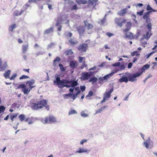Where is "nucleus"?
Segmentation results:
<instances>
[{"mask_svg": "<svg viewBox=\"0 0 157 157\" xmlns=\"http://www.w3.org/2000/svg\"><path fill=\"white\" fill-rule=\"evenodd\" d=\"M31 107L33 110H38L43 107H45L48 111L50 109L48 101L44 99L37 101L36 102L32 103L31 104Z\"/></svg>", "mask_w": 157, "mask_h": 157, "instance_id": "nucleus-1", "label": "nucleus"}, {"mask_svg": "<svg viewBox=\"0 0 157 157\" xmlns=\"http://www.w3.org/2000/svg\"><path fill=\"white\" fill-rule=\"evenodd\" d=\"M35 81L33 79H31L29 81H27L26 82V86L29 87L28 88H26V85L24 84H21L17 87V89H19L22 88V91L25 94H28L33 88L35 87V86H33V85Z\"/></svg>", "mask_w": 157, "mask_h": 157, "instance_id": "nucleus-2", "label": "nucleus"}, {"mask_svg": "<svg viewBox=\"0 0 157 157\" xmlns=\"http://www.w3.org/2000/svg\"><path fill=\"white\" fill-rule=\"evenodd\" d=\"M41 122L44 124L55 123L56 122V118L53 116H50L45 117L41 119Z\"/></svg>", "mask_w": 157, "mask_h": 157, "instance_id": "nucleus-3", "label": "nucleus"}, {"mask_svg": "<svg viewBox=\"0 0 157 157\" xmlns=\"http://www.w3.org/2000/svg\"><path fill=\"white\" fill-rule=\"evenodd\" d=\"M71 82V80L63 79L62 80H60L59 77H57L56 78V80L54 81V83L55 85H59L65 84H70Z\"/></svg>", "mask_w": 157, "mask_h": 157, "instance_id": "nucleus-4", "label": "nucleus"}, {"mask_svg": "<svg viewBox=\"0 0 157 157\" xmlns=\"http://www.w3.org/2000/svg\"><path fill=\"white\" fill-rule=\"evenodd\" d=\"M88 48V44L86 43H82L79 45L78 48V51L81 52H86Z\"/></svg>", "mask_w": 157, "mask_h": 157, "instance_id": "nucleus-5", "label": "nucleus"}, {"mask_svg": "<svg viewBox=\"0 0 157 157\" xmlns=\"http://www.w3.org/2000/svg\"><path fill=\"white\" fill-rule=\"evenodd\" d=\"M141 75L139 73H136L132 75H129L128 77V80L132 82L136 80V77H139Z\"/></svg>", "mask_w": 157, "mask_h": 157, "instance_id": "nucleus-6", "label": "nucleus"}, {"mask_svg": "<svg viewBox=\"0 0 157 157\" xmlns=\"http://www.w3.org/2000/svg\"><path fill=\"white\" fill-rule=\"evenodd\" d=\"M121 19L119 18H116L115 19V21L117 25L120 27H121L123 25V24L125 23L126 21V20L123 19L121 21Z\"/></svg>", "mask_w": 157, "mask_h": 157, "instance_id": "nucleus-7", "label": "nucleus"}, {"mask_svg": "<svg viewBox=\"0 0 157 157\" xmlns=\"http://www.w3.org/2000/svg\"><path fill=\"white\" fill-rule=\"evenodd\" d=\"M77 30L80 35H82L85 32V28L83 26H79L77 28Z\"/></svg>", "mask_w": 157, "mask_h": 157, "instance_id": "nucleus-8", "label": "nucleus"}, {"mask_svg": "<svg viewBox=\"0 0 157 157\" xmlns=\"http://www.w3.org/2000/svg\"><path fill=\"white\" fill-rule=\"evenodd\" d=\"M91 76L89 74L88 72H83L82 73L81 78L83 80H86L88 79Z\"/></svg>", "mask_w": 157, "mask_h": 157, "instance_id": "nucleus-9", "label": "nucleus"}, {"mask_svg": "<svg viewBox=\"0 0 157 157\" xmlns=\"http://www.w3.org/2000/svg\"><path fill=\"white\" fill-rule=\"evenodd\" d=\"M118 70H115L114 72H112L111 73L108 74L105 76L103 78H100L101 81H103L104 80H106L108 78H109L110 77L112 76L115 73L117 72Z\"/></svg>", "mask_w": 157, "mask_h": 157, "instance_id": "nucleus-10", "label": "nucleus"}, {"mask_svg": "<svg viewBox=\"0 0 157 157\" xmlns=\"http://www.w3.org/2000/svg\"><path fill=\"white\" fill-rule=\"evenodd\" d=\"M98 0H89L88 1V6H93L94 8L97 5Z\"/></svg>", "mask_w": 157, "mask_h": 157, "instance_id": "nucleus-11", "label": "nucleus"}, {"mask_svg": "<svg viewBox=\"0 0 157 157\" xmlns=\"http://www.w3.org/2000/svg\"><path fill=\"white\" fill-rule=\"evenodd\" d=\"M113 91V89L112 88L108 92H105L104 94V97L107 99H109L111 96V94Z\"/></svg>", "mask_w": 157, "mask_h": 157, "instance_id": "nucleus-12", "label": "nucleus"}, {"mask_svg": "<svg viewBox=\"0 0 157 157\" xmlns=\"http://www.w3.org/2000/svg\"><path fill=\"white\" fill-rule=\"evenodd\" d=\"M78 66L77 62L76 61H71L70 63V66L71 67L74 68Z\"/></svg>", "mask_w": 157, "mask_h": 157, "instance_id": "nucleus-13", "label": "nucleus"}, {"mask_svg": "<svg viewBox=\"0 0 157 157\" xmlns=\"http://www.w3.org/2000/svg\"><path fill=\"white\" fill-rule=\"evenodd\" d=\"M150 66L148 64H146L144 65L141 69V71L139 74H141V75L142 73L145 71V70H148L150 68Z\"/></svg>", "mask_w": 157, "mask_h": 157, "instance_id": "nucleus-14", "label": "nucleus"}, {"mask_svg": "<svg viewBox=\"0 0 157 157\" xmlns=\"http://www.w3.org/2000/svg\"><path fill=\"white\" fill-rule=\"evenodd\" d=\"M127 12V8H124L117 13V14L120 16H123Z\"/></svg>", "mask_w": 157, "mask_h": 157, "instance_id": "nucleus-15", "label": "nucleus"}, {"mask_svg": "<svg viewBox=\"0 0 157 157\" xmlns=\"http://www.w3.org/2000/svg\"><path fill=\"white\" fill-rule=\"evenodd\" d=\"M11 71L10 70H7L5 71V73L3 74V76L6 78H9L10 76V74Z\"/></svg>", "mask_w": 157, "mask_h": 157, "instance_id": "nucleus-16", "label": "nucleus"}, {"mask_svg": "<svg viewBox=\"0 0 157 157\" xmlns=\"http://www.w3.org/2000/svg\"><path fill=\"white\" fill-rule=\"evenodd\" d=\"M69 41L71 45H73L78 43V41L75 40V38H71L69 40Z\"/></svg>", "mask_w": 157, "mask_h": 157, "instance_id": "nucleus-17", "label": "nucleus"}, {"mask_svg": "<svg viewBox=\"0 0 157 157\" xmlns=\"http://www.w3.org/2000/svg\"><path fill=\"white\" fill-rule=\"evenodd\" d=\"M29 47V44H27L26 45H22V52L23 53H25L27 51Z\"/></svg>", "mask_w": 157, "mask_h": 157, "instance_id": "nucleus-18", "label": "nucleus"}, {"mask_svg": "<svg viewBox=\"0 0 157 157\" xmlns=\"http://www.w3.org/2000/svg\"><path fill=\"white\" fill-rule=\"evenodd\" d=\"M128 79L127 77L126 76L123 77L121 78H120L119 79L120 82H127L128 81Z\"/></svg>", "mask_w": 157, "mask_h": 157, "instance_id": "nucleus-19", "label": "nucleus"}, {"mask_svg": "<svg viewBox=\"0 0 157 157\" xmlns=\"http://www.w3.org/2000/svg\"><path fill=\"white\" fill-rule=\"evenodd\" d=\"M76 2L78 4H85L87 3V1L86 0H76Z\"/></svg>", "mask_w": 157, "mask_h": 157, "instance_id": "nucleus-20", "label": "nucleus"}, {"mask_svg": "<svg viewBox=\"0 0 157 157\" xmlns=\"http://www.w3.org/2000/svg\"><path fill=\"white\" fill-rule=\"evenodd\" d=\"M150 32L148 31L146 33V35H143L144 37V38L147 40H148L150 37L152 35V34L151 33L149 34V32Z\"/></svg>", "mask_w": 157, "mask_h": 157, "instance_id": "nucleus-21", "label": "nucleus"}, {"mask_svg": "<svg viewBox=\"0 0 157 157\" xmlns=\"http://www.w3.org/2000/svg\"><path fill=\"white\" fill-rule=\"evenodd\" d=\"M53 28L51 27L50 28L48 29H46L44 31V34H49L52 32H53Z\"/></svg>", "mask_w": 157, "mask_h": 157, "instance_id": "nucleus-22", "label": "nucleus"}, {"mask_svg": "<svg viewBox=\"0 0 157 157\" xmlns=\"http://www.w3.org/2000/svg\"><path fill=\"white\" fill-rule=\"evenodd\" d=\"M151 12V11H148L146 13H145L143 16V18L144 19L150 17V13Z\"/></svg>", "mask_w": 157, "mask_h": 157, "instance_id": "nucleus-23", "label": "nucleus"}, {"mask_svg": "<svg viewBox=\"0 0 157 157\" xmlns=\"http://www.w3.org/2000/svg\"><path fill=\"white\" fill-rule=\"evenodd\" d=\"M71 86L72 87H74L76 86H77L78 85V83L77 82V81H71Z\"/></svg>", "mask_w": 157, "mask_h": 157, "instance_id": "nucleus-24", "label": "nucleus"}, {"mask_svg": "<svg viewBox=\"0 0 157 157\" xmlns=\"http://www.w3.org/2000/svg\"><path fill=\"white\" fill-rule=\"evenodd\" d=\"M84 23L85 24V26L87 27L88 29H91L93 27V26L92 25L89 23H88L87 24H86V23H87V21H84Z\"/></svg>", "mask_w": 157, "mask_h": 157, "instance_id": "nucleus-25", "label": "nucleus"}, {"mask_svg": "<svg viewBox=\"0 0 157 157\" xmlns=\"http://www.w3.org/2000/svg\"><path fill=\"white\" fill-rule=\"evenodd\" d=\"M98 79L97 78L95 77H92L90 78L89 80V82H92V83H94L97 81Z\"/></svg>", "mask_w": 157, "mask_h": 157, "instance_id": "nucleus-26", "label": "nucleus"}, {"mask_svg": "<svg viewBox=\"0 0 157 157\" xmlns=\"http://www.w3.org/2000/svg\"><path fill=\"white\" fill-rule=\"evenodd\" d=\"M88 151H88L86 149L80 148L79 149V151H76V153H82L83 152H87Z\"/></svg>", "mask_w": 157, "mask_h": 157, "instance_id": "nucleus-27", "label": "nucleus"}, {"mask_svg": "<svg viewBox=\"0 0 157 157\" xmlns=\"http://www.w3.org/2000/svg\"><path fill=\"white\" fill-rule=\"evenodd\" d=\"M125 34L126 38H129L130 39H132L133 38V34L131 33H129V34H128L126 33Z\"/></svg>", "mask_w": 157, "mask_h": 157, "instance_id": "nucleus-28", "label": "nucleus"}, {"mask_svg": "<svg viewBox=\"0 0 157 157\" xmlns=\"http://www.w3.org/2000/svg\"><path fill=\"white\" fill-rule=\"evenodd\" d=\"M16 25L15 24H13L10 25L9 27V30L10 31L12 32L13 29L16 28Z\"/></svg>", "mask_w": 157, "mask_h": 157, "instance_id": "nucleus-29", "label": "nucleus"}, {"mask_svg": "<svg viewBox=\"0 0 157 157\" xmlns=\"http://www.w3.org/2000/svg\"><path fill=\"white\" fill-rule=\"evenodd\" d=\"M131 55L132 56H140V54L137 51H136L132 52L131 53Z\"/></svg>", "mask_w": 157, "mask_h": 157, "instance_id": "nucleus-30", "label": "nucleus"}, {"mask_svg": "<svg viewBox=\"0 0 157 157\" xmlns=\"http://www.w3.org/2000/svg\"><path fill=\"white\" fill-rule=\"evenodd\" d=\"M58 86L60 88H63L64 87L69 88L71 86V85L70 86L67 84H62V85H58Z\"/></svg>", "mask_w": 157, "mask_h": 157, "instance_id": "nucleus-31", "label": "nucleus"}, {"mask_svg": "<svg viewBox=\"0 0 157 157\" xmlns=\"http://www.w3.org/2000/svg\"><path fill=\"white\" fill-rule=\"evenodd\" d=\"M25 116L23 114H21L19 116V118L21 121H23L25 120Z\"/></svg>", "mask_w": 157, "mask_h": 157, "instance_id": "nucleus-32", "label": "nucleus"}, {"mask_svg": "<svg viewBox=\"0 0 157 157\" xmlns=\"http://www.w3.org/2000/svg\"><path fill=\"white\" fill-rule=\"evenodd\" d=\"M60 60V59L59 57H57L54 60V62L53 63V65L54 66H55L56 65V62H59Z\"/></svg>", "mask_w": 157, "mask_h": 157, "instance_id": "nucleus-33", "label": "nucleus"}, {"mask_svg": "<svg viewBox=\"0 0 157 157\" xmlns=\"http://www.w3.org/2000/svg\"><path fill=\"white\" fill-rule=\"evenodd\" d=\"M78 9V7L77 6V5L76 4H74L72 6L71 8L70 9L71 10H77Z\"/></svg>", "mask_w": 157, "mask_h": 157, "instance_id": "nucleus-34", "label": "nucleus"}, {"mask_svg": "<svg viewBox=\"0 0 157 157\" xmlns=\"http://www.w3.org/2000/svg\"><path fill=\"white\" fill-rule=\"evenodd\" d=\"M106 107V106H103L101 107V108L99 109L96 111V113H100L102 111L103 109H105Z\"/></svg>", "mask_w": 157, "mask_h": 157, "instance_id": "nucleus-35", "label": "nucleus"}, {"mask_svg": "<svg viewBox=\"0 0 157 157\" xmlns=\"http://www.w3.org/2000/svg\"><path fill=\"white\" fill-rule=\"evenodd\" d=\"M73 53V52L71 50H67L65 52V54L66 55H71Z\"/></svg>", "mask_w": 157, "mask_h": 157, "instance_id": "nucleus-36", "label": "nucleus"}, {"mask_svg": "<svg viewBox=\"0 0 157 157\" xmlns=\"http://www.w3.org/2000/svg\"><path fill=\"white\" fill-rule=\"evenodd\" d=\"M22 13L19 11L18 10H16L14 12L13 14L14 16H18L20 15Z\"/></svg>", "mask_w": 157, "mask_h": 157, "instance_id": "nucleus-37", "label": "nucleus"}, {"mask_svg": "<svg viewBox=\"0 0 157 157\" xmlns=\"http://www.w3.org/2000/svg\"><path fill=\"white\" fill-rule=\"evenodd\" d=\"M59 66L60 67V70L61 71H65V68L63 67V66L62 64L59 63Z\"/></svg>", "mask_w": 157, "mask_h": 157, "instance_id": "nucleus-38", "label": "nucleus"}, {"mask_svg": "<svg viewBox=\"0 0 157 157\" xmlns=\"http://www.w3.org/2000/svg\"><path fill=\"white\" fill-rule=\"evenodd\" d=\"M147 26L148 29V30L150 32H151V23H149V24H147Z\"/></svg>", "mask_w": 157, "mask_h": 157, "instance_id": "nucleus-39", "label": "nucleus"}, {"mask_svg": "<svg viewBox=\"0 0 157 157\" xmlns=\"http://www.w3.org/2000/svg\"><path fill=\"white\" fill-rule=\"evenodd\" d=\"M93 92L92 91H90L88 94L86 96V98L91 97L93 95Z\"/></svg>", "mask_w": 157, "mask_h": 157, "instance_id": "nucleus-40", "label": "nucleus"}, {"mask_svg": "<svg viewBox=\"0 0 157 157\" xmlns=\"http://www.w3.org/2000/svg\"><path fill=\"white\" fill-rule=\"evenodd\" d=\"M77 113V112L75 110H71L69 112V115L76 114Z\"/></svg>", "mask_w": 157, "mask_h": 157, "instance_id": "nucleus-41", "label": "nucleus"}, {"mask_svg": "<svg viewBox=\"0 0 157 157\" xmlns=\"http://www.w3.org/2000/svg\"><path fill=\"white\" fill-rule=\"evenodd\" d=\"M29 77L28 76L23 75L21 76L19 78L20 79H23L28 78Z\"/></svg>", "mask_w": 157, "mask_h": 157, "instance_id": "nucleus-42", "label": "nucleus"}, {"mask_svg": "<svg viewBox=\"0 0 157 157\" xmlns=\"http://www.w3.org/2000/svg\"><path fill=\"white\" fill-rule=\"evenodd\" d=\"M17 115L18 114H17L13 115H11L10 116V118L12 122L13 121V118L16 117Z\"/></svg>", "mask_w": 157, "mask_h": 157, "instance_id": "nucleus-43", "label": "nucleus"}, {"mask_svg": "<svg viewBox=\"0 0 157 157\" xmlns=\"http://www.w3.org/2000/svg\"><path fill=\"white\" fill-rule=\"evenodd\" d=\"M5 109V107L3 105L0 106V110L1 112L3 113L4 112Z\"/></svg>", "mask_w": 157, "mask_h": 157, "instance_id": "nucleus-44", "label": "nucleus"}, {"mask_svg": "<svg viewBox=\"0 0 157 157\" xmlns=\"http://www.w3.org/2000/svg\"><path fill=\"white\" fill-rule=\"evenodd\" d=\"M131 25H132V23H131V22H127L126 25V26L127 28L129 27L130 28H131Z\"/></svg>", "mask_w": 157, "mask_h": 157, "instance_id": "nucleus-45", "label": "nucleus"}, {"mask_svg": "<svg viewBox=\"0 0 157 157\" xmlns=\"http://www.w3.org/2000/svg\"><path fill=\"white\" fill-rule=\"evenodd\" d=\"M17 76V74L16 73H14L10 78V77L9 78L10 80L14 79Z\"/></svg>", "mask_w": 157, "mask_h": 157, "instance_id": "nucleus-46", "label": "nucleus"}, {"mask_svg": "<svg viewBox=\"0 0 157 157\" xmlns=\"http://www.w3.org/2000/svg\"><path fill=\"white\" fill-rule=\"evenodd\" d=\"M121 65V63L120 62L116 63L112 65V66L114 67L119 66Z\"/></svg>", "mask_w": 157, "mask_h": 157, "instance_id": "nucleus-47", "label": "nucleus"}, {"mask_svg": "<svg viewBox=\"0 0 157 157\" xmlns=\"http://www.w3.org/2000/svg\"><path fill=\"white\" fill-rule=\"evenodd\" d=\"M61 17L60 18H58V21H57L56 25L57 26H58L59 25V24H60L59 22H61Z\"/></svg>", "mask_w": 157, "mask_h": 157, "instance_id": "nucleus-48", "label": "nucleus"}, {"mask_svg": "<svg viewBox=\"0 0 157 157\" xmlns=\"http://www.w3.org/2000/svg\"><path fill=\"white\" fill-rule=\"evenodd\" d=\"M106 35L108 36L109 37H110L112 36H113L114 34L113 33L109 32H107L106 33Z\"/></svg>", "mask_w": 157, "mask_h": 157, "instance_id": "nucleus-49", "label": "nucleus"}, {"mask_svg": "<svg viewBox=\"0 0 157 157\" xmlns=\"http://www.w3.org/2000/svg\"><path fill=\"white\" fill-rule=\"evenodd\" d=\"M155 52V51H152L150 53L147 55V58L148 59L151 55H152Z\"/></svg>", "mask_w": 157, "mask_h": 157, "instance_id": "nucleus-50", "label": "nucleus"}, {"mask_svg": "<svg viewBox=\"0 0 157 157\" xmlns=\"http://www.w3.org/2000/svg\"><path fill=\"white\" fill-rule=\"evenodd\" d=\"M86 87L85 86H80V89L82 91H83L85 90L86 89Z\"/></svg>", "mask_w": 157, "mask_h": 157, "instance_id": "nucleus-51", "label": "nucleus"}, {"mask_svg": "<svg viewBox=\"0 0 157 157\" xmlns=\"http://www.w3.org/2000/svg\"><path fill=\"white\" fill-rule=\"evenodd\" d=\"M144 10H143L140 11L139 12H137V14L139 15L140 16H141L143 15V13L144 12Z\"/></svg>", "mask_w": 157, "mask_h": 157, "instance_id": "nucleus-52", "label": "nucleus"}, {"mask_svg": "<svg viewBox=\"0 0 157 157\" xmlns=\"http://www.w3.org/2000/svg\"><path fill=\"white\" fill-rule=\"evenodd\" d=\"M84 58H85L84 57L83 58L82 57L79 56L78 57V61L80 63H81L83 59Z\"/></svg>", "mask_w": 157, "mask_h": 157, "instance_id": "nucleus-53", "label": "nucleus"}, {"mask_svg": "<svg viewBox=\"0 0 157 157\" xmlns=\"http://www.w3.org/2000/svg\"><path fill=\"white\" fill-rule=\"evenodd\" d=\"M81 115L82 116L84 117H86L88 116V115L87 114L83 112L81 113Z\"/></svg>", "mask_w": 157, "mask_h": 157, "instance_id": "nucleus-54", "label": "nucleus"}, {"mask_svg": "<svg viewBox=\"0 0 157 157\" xmlns=\"http://www.w3.org/2000/svg\"><path fill=\"white\" fill-rule=\"evenodd\" d=\"M152 9V8L149 5H148L147 6V10L149 11L150 10H151Z\"/></svg>", "mask_w": 157, "mask_h": 157, "instance_id": "nucleus-55", "label": "nucleus"}, {"mask_svg": "<svg viewBox=\"0 0 157 157\" xmlns=\"http://www.w3.org/2000/svg\"><path fill=\"white\" fill-rule=\"evenodd\" d=\"M130 29V28L129 27L126 28V29L123 30V31L124 33H126Z\"/></svg>", "mask_w": 157, "mask_h": 157, "instance_id": "nucleus-56", "label": "nucleus"}, {"mask_svg": "<svg viewBox=\"0 0 157 157\" xmlns=\"http://www.w3.org/2000/svg\"><path fill=\"white\" fill-rule=\"evenodd\" d=\"M146 20V22L147 24H149V23H151L150 22V18H146L145 19Z\"/></svg>", "mask_w": 157, "mask_h": 157, "instance_id": "nucleus-57", "label": "nucleus"}, {"mask_svg": "<svg viewBox=\"0 0 157 157\" xmlns=\"http://www.w3.org/2000/svg\"><path fill=\"white\" fill-rule=\"evenodd\" d=\"M41 0H29V2L30 3L33 2L36 3V1H40Z\"/></svg>", "mask_w": 157, "mask_h": 157, "instance_id": "nucleus-58", "label": "nucleus"}, {"mask_svg": "<svg viewBox=\"0 0 157 157\" xmlns=\"http://www.w3.org/2000/svg\"><path fill=\"white\" fill-rule=\"evenodd\" d=\"M105 21H106L105 18L104 17L101 20V22L102 23V24H103L105 23Z\"/></svg>", "mask_w": 157, "mask_h": 157, "instance_id": "nucleus-59", "label": "nucleus"}, {"mask_svg": "<svg viewBox=\"0 0 157 157\" xmlns=\"http://www.w3.org/2000/svg\"><path fill=\"white\" fill-rule=\"evenodd\" d=\"M132 63H129L128 66V69L130 68L132 66Z\"/></svg>", "mask_w": 157, "mask_h": 157, "instance_id": "nucleus-60", "label": "nucleus"}, {"mask_svg": "<svg viewBox=\"0 0 157 157\" xmlns=\"http://www.w3.org/2000/svg\"><path fill=\"white\" fill-rule=\"evenodd\" d=\"M144 143L145 147L147 148H148V146H149V144H148L147 142H144Z\"/></svg>", "mask_w": 157, "mask_h": 157, "instance_id": "nucleus-61", "label": "nucleus"}, {"mask_svg": "<svg viewBox=\"0 0 157 157\" xmlns=\"http://www.w3.org/2000/svg\"><path fill=\"white\" fill-rule=\"evenodd\" d=\"M72 33L70 32H69L68 33L67 36L69 37L70 38L72 36Z\"/></svg>", "mask_w": 157, "mask_h": 157, "instance_id": "nucleus-62", "label": "nucleus"}, {"mask_svg": "<svg viewBox=\"0 0 157 157\" xmlns=\"http://www.w3.org/2000/svg\"><path fill=\"white\" fill-rule=\"evenodd\" d=\"M72 98L73 100H74L76 98V95H75V94H72Z\"/></svg>", "mask_w": 157, "mask_h": 157, "instance_id": "nucleus-63", "label": "nucleus"}, {"mask_svg": "<svg viewBox=\"0 0 157 157\" xmlns=\"http://www.w3.org/2000/svg\"><path fill=\"white\" fill-rule=\"evenodd\" d=\"M17 41L18 43L19 44H21L23 42V41L20 38L18 39Z\"/></svg>", "mask_w": 157, "mask_h": 157, "instance_id": "nucleus-64", "label": "nucleus"}]
</instances>
